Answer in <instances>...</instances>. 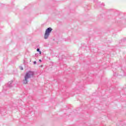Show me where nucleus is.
<instances>
[{"instance_id":"nucleus-4","label":"nucleus","mask_w":126,"mask_h":126,"mask_svg":"<svg viewBox=\"0 0 126 126\" xmlns=\"http://www.w3.org/2000/svg\"><path fill=\"white\" fill-rule=\"evenodd\" d=\"M36 51H37V52H38L39 53V54H41V51H40V49L37 48V49H36Z\"/></svg>"},{"instance_id":"nucleus-7","label":"nucleus","mask_w":126,"mask_h":126,"mask_svg":"<svg viewBox=\"0 0 126 126\" xmlns=\"http://www.w3.org/2000/svg\"><path fill=\"white\" fill-rule=\"evenodd\" d=\"M39 62H42V61L41 60H39Z\"/></svg>"},{"instance_id":"nucleus-1","label":"nucleus","mask_w":126,"mask_h":126,"mask_svg":"<svg viewBox=\"0 0 126 126\" xmlns=\"http://www.w3.org/2000/svg\"><path fill=\"white\" fill-rule=\"evenodd\" d=\"M34 72L32 71H28L24 76V79L23 80V84H27L29 82L30 78L34 77Z\"/></svg>"},{"instance_id":"nucleus-5","label":"nucleus","mask_w":126,"mask_h":126,"mask_svg":"<svg viewBox=\"0 0 126 126\" xmlns=\"http://www.w3.org/2000/svg\"><path fill=\"white\" fill-rule=\"evenodd\" d=\"M20 69L21 70H23V67H20Z\"/></svg>"},{"instance_id":"nucleus-6","label":"nucleus","mask_w":126,"mask_h":126,"mask_svg":"<svg viewBox=\"0 0 126 126\" xmlns=\"http://www.w3.org/2000/svg\"><path fill=\"white\" fill-rule=\"evenodd\" d=\"M36 63H37V62H36V61H34V62H33V64H36Z\"/></svg>"},{"instance_id":"nucleus-3","label":"nucleus","mask_w":126,"mask_h":126,"mask_svg":"<svg viewBox=\"0 0 126 126\" xmlns=\"http://www.w3.org/2000/svg\"><path fill=\"white\" fill-rule=\"evenodd\" d=\"M13 84H12V81H10L8 83V87H12Z\"/></svg>"},{"instance_id":"nucleus-2","label":"nucleus","mask_w":126,"mask_h":126,"mask_svg":"<svg viewBox=\"0 0 126 126\" xmlns=\"http://www.w3.org/2000/svg\"><path fill=\"white\" fill-rule=\"evenodd\" d=\"M53 31V29L52 28H48L45 31V33L44 34V39H48L50 36L51 32Z\"/></svg>"}]
</instances>
